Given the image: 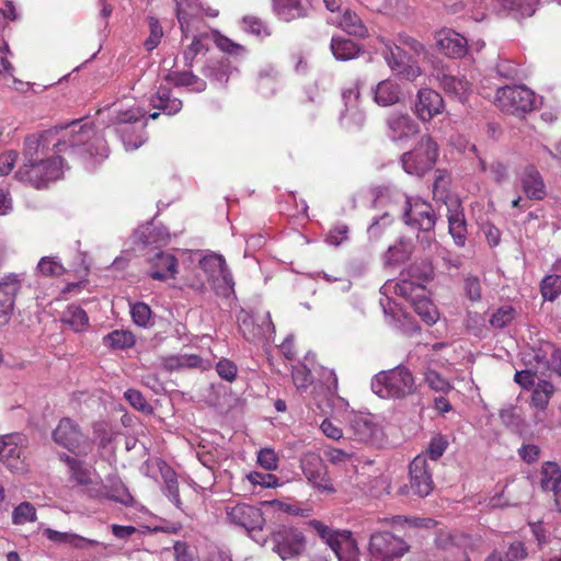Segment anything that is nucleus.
I'll return each instance as SVG.
<instances>
[{
    "instance_id": "f257e3e1",
    "label": "nucleus",
    "mask_w": 561,
    "mask_h": 561,
    "mask_svg": "<svg viewBox=\"0 0 561 561\" xmlns=\"http://www.w3.org/2000/svg\"><path fill=\"white\" fill-rule=\"evenodd\" d=\"M92 134L93 129L89 125L73 121L67 126H56L38 135L27 136L24 141V162L47 159L49 153L59 156L67 149L84 145Z\"/></svg>"
},
{
    "instance_id": "f03ea898",
    "label": "nucleus",
    "mask_w": 561,
    "mask_h": 561,
    "mask_svg": "<svg viewBox=\"0 0 561 561\" xmlns=\"http://www.w3.org/2000/svg\"><path fill=\"white\" fill-rule=\"evenodd\" d=\"M371 389L380 398L399 399L412 394L416 386L412 373L404 366H398L377 374L373 379Z\"/></svg>"
},
{
    "instance_id": "7ed1b4c3",
    "label": "nucleus",
    "mask_w": 561,
    "mask_h": 561,
    "mask_svg": "<svg viewBox=\"0 0 561 561\" xmlns=\"http://www.w3.org/2000/svg\"><path fill=\"white\" fill-rule=\"evenodd\" d=\"M481 540L462 533H439L435 546L442 551L443 561H471L479 552Z\"/></svg>"
},
{
    "instance_id": "20e7f679",
    "label": "nucleus",
    "mask_w": 561,
    "mask_h": 561,
    "mask_svg": "<svg viewBox=\"0 0 561 561\" xmlns=\"http://www.w3.org/2000/svg\"><path fill=\"white\" fill-rule=\"evenodd\" d=\"M62 167L60 156H50L44 160L24 162L18 171V176L34 188H43L61 178Z\"/></svg>"
},
{
    "instance_id": "39448f33",
    "label": "nucleus",
    "mask_w": 561,
    "mask_h": 561,
    "mask_svg": "<svg viewBox=\"0 0 561 561\" xmlns=\"http://www.w3.org/2000/svg\"><path fill=\"white\" fill-rule=\"evenodd\" d=\"M53 440L76 456H87L94 447V442L85 435L80 425L71 417H61L51 433Z\"/></svg>"
},
{
    "instance_id": "423d86ee",
    "label": "nucleus",
    "mask_w": 561,
    "mask_h": 561,
    "mask_svg": "<svg viewBox=\"0 0 561 561\" xmlns=\"http://www.w3.org/2000/svg\"><path fill=\"white\" fill-rule=\"evenodd\" d=\"M267 541L272 550L284 561L299 557L306 549L302 531L291 526H277L271 531Z\"/></svg>"
},
{
    "instance_id": "0eeeda50",
    "label": "nucleus",
    "mask_w": 561,
    "mask_h": 561,
    "mask_svg": "<svg viewBox=\"0 0 561 561\" xmlns=\"http://www.w3.org/2000/svg\"><path fill=\"white\" fill-rule=\"evenodd\" d=\"M410 550V545L390 531L371 534L368 551L370 561H399Z\"/></svg>"
},
{
    "instance_id": "6e6552de",
    "label": "nucleus",
    "mask_w": 561,
    "mask_h": 561,
    "mask_svg": "<svg viewBox=\"0 0 561 561\" xmlns=\"http://www.w3.org/2000/svg\"><path fill=\"white\" fill-rule=\"evenodd\" d=\"M494 103L502 112L523 115L533 111L535 94L525 85H506L497 89Z\"/></svg>"
},
{
    "instance_id": "1a4fd4ad",
    "label": "nucleus",
    "mask_w": 561,
    "mask_h": 561,
    "mask_svg": "<svg viewBox=\"0 0 561 561\" xmlns=\"http://www.w3.org/2000/svg\"><path fill=\"white\" fill-rule=\"evenodd\" d=\"M437 156V144L430 136H423L414 150L402 154L401 161L409 174L422 175L433 168Z\"/></svg>"
},
{
    "instance_id": "9d476101",
    "label": "nucleus",
    "mask_w": 561,
    "mask_h": 561,
    "mask_svg": "<svg viewBox=\"0 0 561 561\" xmlns=\"http://www.w3.org/2000/svg\"><path fill=\"white\" fill-rule=\"evenodd\" d=\"M377 39L383 46L381 53L393 72L409 81H414L421 76L422 70L419 64L400 46L385 37H378Z\"/></svg>"
},
{
    "instance_id": "9b49d317",
    "label": "nucleus",
    "mask_w": 561,
    "mask_h": 561,
    "mask_svg": "<svg viewBox=\"0 0 561 561\" xmlns=\"http://www.w3.org/2000/svg\"><path fill=\"white\" fill-rule=\"evenodd\" d=\"M199 268L218 294L226 295L233 289V277L222 255L216 253L205 255L199 261Z\"/></svg>"
},
{
    "instance_id": "f8f14e48",
    "label": "nucleus",
    "mask_w": 561,
    "mask_h": 561,
    "mask_svg": "<svg viewBox=\"0 0 561 561\" xmlns=\"http://www.w3.org/2000/svg\"><path fill=\"white\" fill-rule=\"evenodd\" d=\"M239 331L247 341L265 339L275 332L268 311L252 313L242 309L237 316Z\"/></svg>"
},
{
    "instance_id": "ddd939ff",
    "label": "nucleus",
    "mask_w": 561,
    "mask_h": 561,
    "mask_svg": "<svg viewBox=\"0 0 561 561\" xmlns=\"http://www.w3.org/2000/svg\"><path fill=\"white\" fill-rule=\"evenodd\" d=\"M300 467L306 479L320 493L332 494L335 488L328 474V468L319 454L307 451L300 459Z\"/></svg>"
},
{
    "instance_id": "4468645a",
    "label": "nucleus",
    "mask_w": 561,
    "mask_h": 561,
    "mask_svg": "<svg viewBox=\"0 0 561 561\" xmlns=\"http://www.w3.org/2000/svg\"><path fill=\"white\" fill-rule=\"evenodd\" d=\"M402 218L405 225L424 232L432 231L437 220L432 205L417 197L405 198Z\"/></svg>"
},
{
    "instance_id": "2eb2a0df",
    "label": "nucleus",
    "mask_w": 561,
    "mask_h": 561,
    "mask_svg": "<svg viewBox=\"0 0 561 561\" xmlns=\"http://www.w3.org/2000/svg\"><path fill=\"white\" fill-rule=\"evenodd\" d=\"M23 280V274L18 273H9L0 279V327L10 321Z\"/></svg>"
},
{
    "instance_id": "dca6fc26",
    "label": "nucleus",
    "mask_w": 561,
    "mask_h": 561,
    "mask_svg": "<svg viewBox=\"0 0 561 561\" xmlns=\"http://www.w3.org/2000/svg\"><path fill=\"white\" fill-rule=\"evenodd\" d=\"M309 525L317 531L319 537L334 551L339 559L344 552L355 549L356 541L348 530H335L323 524L321 520L312 519Z\"/></svg>"
},
{
    "instance_id": "f3484780",
    "label": "nucleus",
    "mask_w": 561,
    "mask_h": 561,
    "mask_svg": "<svg viewBox=\"0 0 561 561\" xmlns=\"http://www.w3.org/2000/svg\"><path fill=\"white\" fill-rule=\"evenodd\" d=\"M225 510L228 520L236 526L248 531L263 528L265 519L259 507L245 503H229Z\"/></svg>"
},
{
    "instance_id": "a211bd4d",
    "label": "nucleus",
    "mask_w": 561,
    "mask_h": 561,
    "mask_svg": "<svg viewBox=\"0 0 561 561\" xmlns=\"http://www.w3.org/2000/svg\"><path fill=\"white\" fill-rule=\"evenodd\" d=\"M410 486L421 496H427L434 489L432 468L424 455H417L409 466Z\"/></svg>"
},
{
    "instance_id": "6ab92c4d",
    "label": "nucleus",
    "mask_w": 561,
    "mask_h": 561,
    "mask_svg": "<svg viewBox=\"0 0 561 561\" xmlns=\"http://www.w3.org/2000/svg\"><path fill=\"white\" fill-rule=\"evenodd\" d=\"M416 96L414 112L421 121L430 122L434 116L443 112L444 100L435 90L423 88L419 90Z\"/></svg>"
},
{
    "instance_id": "aec40b11",
    "label": "nucleus",
    "mask_w": 561,
    "mask_h": 561,
    "mask_svg": "<svg viewBox=\"0 0 561 561\" xmlns=\"http://www.w3.org/2000/svg\"><path fill=\"white\" fill-rule=\"evenodd\" d=\"M359 96L360 92L358 83H354L342 93L346 108L341 116V121L346 128H360L365 124V114L357 106Z\"/></svg>"
},
{
    "instance_id": "412c9836",
    "label": "nucleus",
    "mask_w": 561,
    "mask_h": 561,
    "mask_svg": "<svg viewBox=\"0 0 561 561\" xmlns=\"http://www.w3.org/2000/svg\"><path fill=\"white\" fill-rule=\"evenodd\" d=\"M434 76L446 94L460 101L470 91V82L465 77L454 76L447 67L437 68Z\"/></svg>"
},
{
    "instance_id": "4be33fe9",
    "label": "nucleus",
    "mask_w": 561,
    "mask_h": 561,
    "mask_svg": "<svg viewBox=\"0 0 561 561\" xmlns=\"http://www.w3.org/2000/svg\"><path fill=\"white\" fill-rule=\"evenodd\" d=\"M22 440L23 438L20 435H9L0 438V461L12 471L23 468V461L21 460Z\"/></svg>"
},
{
    "instance_id": "5701e85b",
    "label": "nucleus",
    "mask_w": 561,
    "mask_h": 561,
    "mask_svg": "<svg viewBox=\"0 0 561 561\" xmlns=\"http://www.w3.org/2000/svg\"><path fill=\"white\" fill-rule=\"evenodd\" d=\"M148 274L153 279L164 280L174 278L178 273V260L170 253L158 251L148 260Z\"/></svg>"
},
{
    "instance_id": "b1692460",
    "label": "nucleus",
    "mask_w": 561,
    "mask_h": 561,
    "mask_svg": "<svg viewBox=\"0 0 561 561\" xmlns=\"http://www.w3.org/2000/svg\"><path fill=\"white\" fill-rule=\"evenodd\" d=\"M448 230L455 244L463 247L467 240V222L460 203L455 199L447 204Z\"/></svg>"
},
{
    "instance_id": "393cba45",
    "label": "nucleus",
    "mask_w": 561,
    "mask_h": 561,
    "mask_svg": "<svg viewBox=\"0 0 561 561\" xmlns=\"http://www.w3.org/2000/svg\"><path fill=\"white\" fill-rule=\"evenodd\" d=\"M520 184L529 199L541 201L547 196L543 178L535 165H527L522 171Z\"/></svg>"
},
{
    "instance_id": "a878e982",
    "label": "nucleus",
    "mask_w": 561,
    "mask_h": 561,
    "mask_svg": "<svg viewBox=\"0 0 561 561\" xmlns=\"http://www.w3.org/2000/svg\"><path fill=\"white\" fill-rule=\"evenodd\" d=\"M436 38L438 48L448 57L461 58L468 51L467 39L455 31H439Z\"/></svg>"
},
{
    "instance_id": "bb28decb",
    "label": "nucleus",
    "mask_w": 561,
    "mask_h": 561,
    "mask_svg": "<svg viewBox=\"0 0 561 561\" xmlns=\"http://www.w3.org/2000/svg\"><path fill=\"white\" fill-rule=\"evenodd\" d=\"M353 438L365 444H376L382 436L381 428L368 416L358 415L351 422Z\"/></svg>"
},
{
    "instance_id": "cd10ccee",
    "label": "nucleus",
    "mask_w": 561,
    "mask_h": 561,
    "mask_svg": "<svg viewBox=\"0 0 561 561\" xmlns=\"http://www.w3.org/2000/svg\"><path fill=\"white\" fill-rule=\"evenodd\" d=\"M273 11L284 22L304 19L308 15V9L301 0H272Z\"/></svg>"
},
{
    "instance_id": "c85d7f7f",
    "label": "nucleus",
    "mask_w": 561,
    "mask_h": 561,
    "mask_svg": "<svg viewBox=\"0 0 561 561\" xmlns=\"http://www.w3.org/2000/svg\"><path fill=\"white\" fill-rule=\"evenodd\" d=\"M401 94L400 84L392 79H386L375 87L374 101L380 106H390L399 103Z\"/></svg>"
},
{
    "instance_id": "c756f323",
    "label": "nucleus",
    "mask_w": 561,
    "mask_h": 561,
    "mask_svg": "<svg viewBox=\"0 0 561 561\" xmlns=\"http://www.w3.org/2000/svg\"><path fill=\"white\" fill-rule=\"evenodd\" d=\"M60 460L66 462L69 468L70 481L83 486L93 484L92 471L84 461L67 454H61Z\"/></svg>"
},
{
    "instance_id": "7c9ffc66",
    "label": "nucleus",
    "mask_w": 561,
    "mask_h": 561,
    "mask_svg": "<svg viewBox=\"0 0 561 561\" xmlns=\"http://www.w3.org/2000/svg\"><path fill=\"white\" fill-rule=\"evenodd\" d=\"M151 105L162 111L167 115H174L182 110L183 103L180 99L172 96V92L167 87H159L151 96Z\"/></svg>"
},
{
    "instance_id": "2f4dec72",
    "label": "nucleus",
    "mask_w": 561,
    "mask_h": 561,
    "mask_svg": "<svg viewBox=\"0 0 561 561\" xmlns=\"http://www.w3.org/2000/svg\"><path fill=\"white\" fill-rule=\"evenodd\" d=\"M388 127L393 139H403L415 135L417 125L409 115L396 114L388 119Z\"/></svg>"
},
{
    "instance_id": "473e14b6",
    "label": "nucleus",
    "mask_w": 561,
    "mask_h": 561,
    "mask_svg": "<svg viewBox=\"0 0 561 561\" xmlns=\"http://www.w3.org/2000/svg\"><path fill=\"white\" fill-rule=\"evenodd\" d=\"M339 26L346 32L347 34L365 38L368 36V28L364 24L363 20L359 18V15L350 10L345 9L339 20Z\"/></svg>"
},
{
    "instance_id": "72a5a7b5",
    "label": "nucleus",
    "mask_w": 561,
    "mask_h": 561,
    "mask_svg": "<svg viewBox=\"0 0 561 561\" xmlns=\"http://www.w3.org/2000/svg\"><path fill=\"white\" fill-rule=\"evenodd\" d=\"M145 128L146 123H141L138 126L117 127V133L121 135L127 151L136 150L145 142Z\"/></svg>"
},
{
    "instance_id": "f704fd0d",
    "label": "nucleus",
    "mask_w": 561,
    "mask_h": 561,
    "mask_svg": "<svg viewBox=\"0 0 561 561\" xmlns=\"http://www.w3.org/2000/svg\"><path fill=\"white\" fill-rule=\"evenodd\" d=\"M330 46L333 56L342 61L354 59L360 53V47L355 42L344 37H333Z\"/></svg>"
},
{
    "instance_id": "c9c22d12",
    "label": "nucleus",
    "mask_w": 561,
    "mask_h": 561,
    "mask_svg": "<svg viewBox=\"0 0 561 561\" xmlns=\"http://www.w3.org/2000/svg\"><path fill=\"white\" fill-rule=\"evenodd\" d=\"M167 79L175 87H190L192 91L202 92L206 89V81L191 71H172Z\"/></svg>"
},
{
    "instance_id": "e433bc0d",
    "label": "nucleus",
    "mask_w": 561,
    "mask_h": 561,
    "mask_svg": "<svg viewBox=\"0 0 561 561\" xmlns=\"http://www.w3.org/2000/svg\"><path fill=\"white\" fill-rule=\"evenodd\" d=\"M61 321L76 332H82L89 327L87 312L77 305H70L64 311Z\"/></svg>"
},
{
    "instance_id": "4c0bfd02",
    "label": "nucleus",
    "mask_w": 561,
    "mask_h": 561,
    "mask_svg": "<svg viewBox=\"0 0 561 561\" xmlns=\"http://www.w3.org/2000/svg\"><path fill=\"white\" fill-rule=\"evenodd\" d=\"M540 484L545 491L561 489V469L558 463L548 461L542 465Z\"/></svg>"
},
{
    "instance_id": "58836bf2",
    "label": "nucleus",
    "mask_w": 561,
    "mask_h": 561,
    "mask_svg": "<svg viewBox=\"0 0 561 561\" xmlns=\"http://www.w3.org/2000/svg\"><path fill=\"white\" fill-rule=\"evenodd\" d=\"M93 497H105L107 500L121 503L126 506H130L134 503V497L128 489L123 483H115L105 492L96 490L95 493H91Z\"/></svg>"
},
{
    "instance_id": "ea45409f",
    "label": "nucleus",
    "mask_w": 561,
    "mask_h": 561,
    "mask_svg": "<svg viewBox=\"0 0 561 561\" xmlns=\"http://www.w3.org/2000/svg\"><path fill=\"white\" fill-rule=\"evenodd\" d=\"M414 311L419 314L424 323L433 325L437 322L439 313L435 305L427 298L426 294L417 298L411 304Z\"/></svg>"
},
{
    "instance_id": "a19ab883",
    "label": "nucleus",
    "mask_w": 561,
    "mask_h": 561,
    "mask_svg": "<svg viewBox=\"0 0 561 561\" xmlns=\"http://www.w3.org/2000/svg\"><path fill=\"white\" fill-rule=\"evenodd\" d=\"M426 287L417 282L401 279L394 286V293L410 304L425 295Z\"/></svg>"
},
{
    "instance_id": "79ce46f5",
    "label": "nucleus",
    "mask_w": 561,
    "mask_h": 561,
    "mask_svg": "<svg viewBox=\"0 0 561 561\" xmlns=\"http://www.w3.org/2000/svg\"><path fill=\"white\" fill-rule=\"evenodd\" d=\"M103 343L113 350L129 348L135 344V336L129 331L115 330L103 337Z\"/></svg>"
},
{
    "instance_id": "37998d69",
    "label": "nucleus",
    "mask_w": 561,
    "mask_h": 561,
    "mask_svg": "<svg viewBox=\"0 0 561 561\" xmlns=\"http://www.w3.org/2000/svg\"><path fill=\"white\" fill-rule=\"evenodd\" d=\"M553 392L554 387L551 382L547 380L539 381L531 394L533 404L540 410L546 409Z\"/></svg>"
},
{
    "instance_id": "c03bdc74",
    "label": "nucleus",
    "mask_w": 561,
    "mask_h": 561,
    "mask_svg": "<svg viewBox=\"0 0 561 561\" xmlns=\"http://www.w3.org/2000/svg\"><path fill=\"white\" fill-rule=\"evenodd\" d=\"M39 274L44 277H59L66 273V268L56 256H44L37 264Z\"/></svg>"
},
{
    "instance_id": "a18cd8bd",
    "label": "nucleus",
    "mask_w": 561,
    "mask_h": 561,
    "mask_svg": "<svg viewBox=\"0 0 561 561\" xmlns=\"http://www.w3.org/2000/svg\"><path fill=\"white\" fill-rule=\"evenodd\" d=\"M146 116V111L141 107H130L127 110H118L114 117V123L118 127L131 126L139 123Z\"/></svg>"
},
{
    "instance_id": "49530a36",
    "label": "nucleus",
    "mask_w": 561,
    "mask_h": 561,
    "mask_svg": "<svg viewBox=\"0 0 561 561\" xmlns=\"http://www.w3.org/2000/svg\"><path fill=\"white\" fill-rule=\"evenodd\" d=\"M540 291L546 300L553 301L561 294V275L551 274L543 277Z\"/></svg>"
},
{
    "instance_id": "de8ad7c7",
    "label": "nucleus",
    "mask_w": 561,
    "mask_h": 561,
    "mask_svg": "<svg viewBox=\"0 0 561 561\" xmlns=\"http://www.w3.org/2000/svg\"><path fill=\"white\" fill-rule=\"evenodd\" d=\"M213 38L216 44V46L224 53H227L229 55L233 56H240L245 53V47L234 43L229 37L220 34L218 31L213 32Z\"/></svg>"
},
{
    "instance_id": "09e8293b",
    "label": "nucleus",
    "mask_w": 561,
    "mask_h": 561,
    "mask_svg": "<svg viewBox=\"0 0 561 561\" xmlns=\"http://www.w3.org/2000/svg\"><path fill=\"white\" fill-rule=\"evenodd\" d=\"M436 173L437 174L433 183V196L434 198L446 203L450 185V175L448 172L443 170H437Z\"/></svg>"
},
{
    "instance_id": "8fccbe9b",
    "label": "nucleus",
    "mask_w": 561,
    "mask_h": 561,
    "mask_svg": "<svg viewBox=\"0 0 561 561\" xmlns=\"http://www.w3.org/2000/svg\"><path fill=\"white\" fill-rule=\"evenodd\" d=\"M516 316V310L512 306L500 307L490 318V324L496 329H503L508 325Z\"/></svg>"
},
{
    "instance_id": "3c124183",
    "label": "nucleus",
    "mask_w": 561,
    "mask_h": 561,
    "mask_svg": "<svg viewBox=\"0 0 561 561\" xmlns=\"http://www.w3.org/2000/svg\"><path fill=\"white\" fill-rule=\"evenodd\" d=\"M36 519V510L30 502H22L12 514V520L15 525H23Z\"/></svg>"
},
{
    "instance_id": "603ef678",
    "label": "nucleus",
    "mask_w": 561,
    "mask_h": 561,
    "mask_svg": "<svg viewBox=\"0 0 561 561\" xmlns=\"http://www.w3.org/2000/svg\"><path fill=\"white\" fill-rule=\"evenodd\" d=\"M148 26L150 34L144 45L148 51H151L160 44L163 31L160 22L153 16L148 18Z\"/></svg>"
},
{
    "instance_id": "864d4df0",
    "label": "nucleus",
    "mask_w": 561,
    "mask_h": 561,
    "mask_svg": "<svg viewBox=\"0 0 561 561\" xmlns=\"http://www.w3.org/2000/svg\"><path fill=\"white\" fill-rule=\"evenodd\" d=\"M463 291L471 302H479L482 299V286L479 277L472 275L465 277Z\"/></svg>"
},
{
    "instance_id": "5fc2aeb1",
    "label": "nucleus",
    "mask_w": 561,
    "mask_h": 561,
    "mask_svg": "<svg viewBox=\"0 0 561 561\" xmlns=\"http://www.w3.org/2000/svg\"><path fill=\"white\" fill-rule=\"evenodd\" d=\"M204 50H207V47L204 45L202 37L194 36L192 43L183 51L184 66L191 68L195 57Z\"/></svg>"
},
{
    "instance_id": "6e6d98bb",
    "label": "nucleus",
    "mask_w": 561,
    "mask_h": 561,
    "mask_svg": "<svg viewBox=\"0 0 561 561\" xmlns=\"http://www.w3.org/2000/svg\"><path fill=\"white\" fill-rule=\"evenodd\" d=\"M425 381L431 389L437 392L447 393L453 389L448 380L443 378L437 371L428 370L425 374Z\"/></svg>"
},
{
    "instance_id": "4d7b16f0",
    "label": "nucleus",
    "mask_w": 561,
    "mask_h": 561,
    "mask_svg": "<svg viewBox=\"0 0 561 561\" xmlns=\"http://www.w3.org/2000/svg\"><path fill=\"white\" fill-rule=\"evenodd\" d=\"M124 398L128 403L138 411L151 412V407L139 390L128 389L124 393Z\"/></svg>"
},
{
    "instance_id": "13d9d810",
    "label": "nucleus",
    "mask_w": 561,
    "mask_h": 561,
    "mask_svg": "<svg viewBox=\"0 0 561 561\" xmlns=\"http://www.w3.org/2000/svg\"><path fill=\"white\" fill-rule=\"evenodd\" d=\"M131 318L134 322L139 327H146L151 318V309L145 302H136L131 307Z\"/></svg>"
},
{
    "instance_id": "bf43d9fd",
    "label": "nucleus",
    "mask_w": 561,
    "mask_h": 561,
    "mask_svg": "<svg viewBox=\"0 0 561 561\" xmlns=\"http://www.w3.org/2000/svg\"><path fill=\"white\" fill-rule=\"evenodd\" d=\"M243 24L247 31H249L252 34H255L259 37H266L271 35L267 25L257 18L245 16L243 19Z\"/></svg>"
},
{
    "instance_id": "052dcab7",
    "label": "nucleus",
    "mask_w": 561,
    "mask_h": 561,
    "mask_svg": "<svg viewBox=\"0 0 561 561\" xmlns=\"http://www.w3.org/2000/svg\"><path fill=\"white\" fill-rule=\"evenodd\" d=\"M216 371L220 378L231 382L237 377L238 368L232 360L228 358H221L216 365Z\"/></svg>"
},
{
    "instance_id": "680f3d73",
    "label": "nucleus",
    "mask_w": 561,
    "mask_h": 561,
    "mask_svg": "<svg viewBox=\"0 0 561 561\" xmlns=\"http://www.w3.org/2000/svg\"><path fill=\"white\" fill-rule=\"evenodd\" d=\"M447 446L448 443L443 436L438 435L433 437L427 448V454L431 460L436 461L437 459H439L447 449Z\"/></svg>"
},
{
    "instance_id": "e2e57ef3",
    "label": "nucleus",
    "mask_w": 561,
    "mask_h": 561,
    "mask_svg": "<svg viewBox=\"0 0 561 561\" xmlns=\"http://www.w3.org/2000/svg\"><path fill=\"white\" fill-rule=\"evenodd\" d=\"M257 462L265 470L272 471L277 468L278 457L273 449L263 448L259 451Z\"/></svg>"
},
{
    "instance_id": "0e129e2a",
    "label": "nucleus",
    "mask_w": 561,
    "mask_h": 561,
    "mask_svg": "<svg viewBox=\"0 0 561 561\" xmlns=\"http://www.w3.org/2000/svg\"><path fill=\"white\" fill-rule=\"evenodd\" d=\"M248 479L252 484L265 488H274L278 484V478L272 473H262L254 471L248 476Z\"/></svg>"
},
{
    "instance_id": "69168bd1",
    "label": "nucleus",
    "mask_w": 561,
    "mask_h": 561,
    "mask_svg": "<svg viewBox=\"0 0 561 561\" xmlns=\"http://www.w3.org/2000/svg\"><path fill=\"white\" fill-rule=\"evenodd\" d=\"M527 557L525 546L520 541L513 542L502 554V561H522Z\"/></svg>"
},
{
    "instance_id": "338daca9",
    "label": "nucleus",
    "mask_w": 561,
    "mask_h": 561,
    "mask_svg": "<svg viewBox=\"0 0 561 561\" xmlns=\"http://www.w3.org/2000/svg\"><path fill=\"white\" fill-rule=\"evenodd\" d=\"M16 158L14 151H5L0 154V175H7L13 170Z\"/></svg>"
},
{
    "instance_id": "774afa93",
    "label": "nucleus",
    "mask_w": 561,
    "mask_h": 561,
    "mask_svg": "<svg viewBox=\"0 0 561 561\" xmlns=\"http://www.w3.org/2000/svg\"><path fill=\"white\" fill-rule=\"evenodd\" d=\"M185 285L196 291H203L205 289V279L198 271L192 270L185 276Z\"/></svg>"
}]
</instances>
